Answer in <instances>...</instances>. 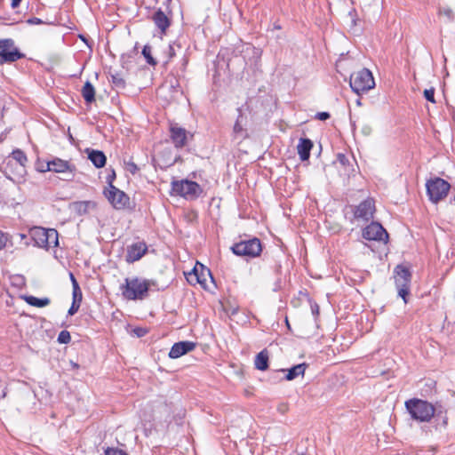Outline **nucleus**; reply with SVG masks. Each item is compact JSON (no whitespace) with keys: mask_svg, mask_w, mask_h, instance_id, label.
Returning a JSON list of instances; mask_svg holds the SVG:
<instances>
[{"mask_svg":"<svg viewBox=\"0 0 455 455\" xmlns=\"http://www.w3.org/2000/svg\"><path fill=\"white\" fill-rule=\"evenodd\" d=\"M47 231L46 228L36 227L31 229L30 235L35 243V245L40 248H47Z\"/></svg>","mask_w":455,"mask_h":455,"instance_id":"18","label":"nucleus"},{"mask_svg":"<svg viewBox=\"0 0 455 455\" xmlns=\"http://www.w3.org/2000/svg\"><path fill=\"white\" fill-rule=\"evenodd\" d=\"M363 237L369 241H379L387 243L388 234L386 229L379 223L372 221L363 229Z\"/></svg>","mask_w":455,"mask_h":455,"instance_id":"9","label":"nucleus"},{"mask_svg":"<svg viewBox=\"0 0 455 455\" xmlns=\"http://www.w3.org/2000/svg\"><path fill=\"white\" fill-rule=\"evenodd\" d=\"M405 408L412 419L418 422H429L435 415V408L427 401L419 398L409 399L405 402Z\"/></svg>","mask_w":455,"mask_h":455,"instance_id":"2","label":"nucleus"},{"mask_svg":"<svg viewBox=\"0 0 455 455\" xmlns=\"http://www.w3.org/2000/svg\"><path fill=\"white\" fill-rule=\"evenodd\" d=\"M275 275H280L282 271V265L279 261H275L272 267Z\"/></svg>","mask_w":455,"mask_h":455,"instance_id":"42","label":"nucleus"},{"mask_svg":"<svg viewBox=\"0 0 455 455\" xmlns=\"http://www.w3.org/2000/svg\"><path fill=\"white\" fill-rule=\"evenodd\" d=\"M237 111H238V116H237L236 121H235V123L234 124L233 132H234V133L235 135L242 136L243 133L244 132V130L243 128V114H242V108H238Z\"/></svg>","mask_w":455,"mask_h":455,"instance_id":"28","label":"nucleus"},{"mask_svg":"<svg viewBox=\"0 0 455 455\" xmlns=\"http://www.w3.org/2000/svg\"><path fill=\"white\" fill-rule=\"evenodd\" d=\"M231 251L236 256L252 259L260 255L262 244L259 238L253 237L234 243Z\"/></svg>","mask_w":455,"mask_h":455,"instance_id":"5","label":"nucleus"},{"mask_svg":"<svg viewBox=\"0 0 455 455\" xmlns=\"http://www.w3.org/2000/svg\"><path fill=\"white\" fill-rule=\"evenodd\" d=\"M76 170L75 165L69 164L66 160H62L59 157H54L52 160L45 162V168L40 169L41 172H53L57 173H70L74 176Z\"/></svg>","mask_w":455,"mask_h":455,"instance_id":"10","label":"nucleus"},{"mask_svg":"<svg viewBox=\"0 0 455 455\" xmlns=\"http://www.w3.org/2000/svg\"><path fill=\"white\" fill-rule=\"evenodd\" d=\"M23 299L29 306L36 307H44L51 303V300L48 298H36L32 295L24 296Z\"/></svg>","mask_w":455,"mask_h":455,"instance_id":"26","label":"nucleus"},{"mask_svg":"<svg viewBox=\"0 0 455 455\" xmlns=\"http://www.w3.org/2000/svg\"><path fill=\"white\" fill-rule=\"evenodd\" d=\"M330 114L328 112H318L315 117L321 121H325L330 118Z\"/></svg>","mask_w":455,"mask_h":455,"instance_id":"40","label":"nucleus"},{"mask_svg":"<svg viewBox=\"0 0 455 455\" xmlns=\"http://www.w3.org/2000/svg\"><path fill=\"white\" fill-rule=\"evenodd\" d=\"M211 278L212 280V276L210 269L205 268L203 265H201V270L197 268L196 266L191 272H189L187 275L188 282L192 284H200L202 287L206 288L207 278Z\"/></svg>","mask_w":455,"mask_h":455,"instance_id":"12","label":"nucleus"},{"mask_svg":"<svg viewBox=\"0 0 455 455\" xmlns=\"http://www.w3.org/2000/svg\"><path fill=\"white\" fill-rule=\"evenodd\" d=\"M81 92L84 101L87 104H91L95 100V89L91 82H85Z\"/></svg>","mask_w":455,"mask_h":455,"instance_id":"25","label":"nucleus"},{"mask_svg":"<svg viewBox=\"0 0 455 455\" xmlns=\"http://www.w3.org/2000/svg\"><path fill=\"white\" fill-rule=\"evenodd\" d=\"M171 185V194L181 196L186 200H196L203 193V188L197 182L187 179L173 180Z\"/></svg>","mask_w":455,"mask_h":455,"instance_id":"3","label":"nucleus"},{"mask_svg":"<svg viewBox=\"0 0 455 455\" xmlns=\"http://www.w3.org/2000/svg\"><path fill=\"white\" fill-rule=\"evenodd\" d=\"M285 322H286V324H287L288 328H290V324H289V322H288L287 318H286Z\"/></svg>","mask_w":455,"mask_h":455,"instance_id":"53","label":"nucleus"},{"mask_svg":"<svg viewBox=\"0 0 455 455\" xmlns=\"http://www.w3.org/2000/svg\"><path fill=\"white\" fill-rule=\"evenodd\" d=\"M43 168H45V164H41L37 167V170L40 172V169H43Z\"/></svg>","mask_w":455,"mask_h":455,"instance_id":"51","label":"nucleus"},{"mask_svg":"<svg viewBox=\"0 0 455 455\" xmlns=\"http://www.w3.org/2000/svg\"><path fill=\"white\" fill-rule=\"evenodd\" d=\"M7 395V391H6V388L3 391V394L1 395V398H4Z\"/></svg>","mask_w":455,"mask_h":455,"instance_id":"52","label":"nucleus"},{"mask_svg":"<svg viewBox=\"0 0 455 455\" xmlns=\"http://www.w3.org/2000/svg\"><path fill=\"white\" fill-rule=\"evenodd\" d=\"M307 367L306 363H299L297 365L292 366L289 370H287V374L285 375L286 380H292L299 376H303L305 371Z\"/></svg>","mask_w":455,"mask_h":455,"instance_id":"24","label":"nucleus"},{"mask_svg":"<svg viewBox=\"0 0 455 455\" xmlns=\"http://www.w3.org/2000/svg\"><path fill=\"white\" fill-rule=\"evenodd\" d=\"M349 84L352 91L358 95L368 92L375 86L373 76L367 68L353 73L350 76Z\"/></svg>","mask_w":455,"mask_h":455,"instance_id":"4","label":"nucleus"},{"mask_svg":"<svg viewBox=\"0 0 455 455\" xmlns=\"http://www.w3.org/2000/svg\"><path fill=\"white\" fill-rule=\"evenodd\" d=\"M14 41L12 38L0 39V49L2 48H13Z\"/></svg>","mask_w":455,"mask_h":455,"instance_id":"35","label":"nucleus"},{"mask_svg":"<svg viewBox=\"0 0 455 455\" xmlns=\"http://www.w3.org/2000/svg\"><path fill=\"white\" fill-rule=\"evenodd\" d=\"M170 138L176 148H182L187 144L188 132L178 124H171Z\"/></svg>","mask_w":455,"mask_h":455,"instance_id":"13","label":"nucleus"},{"mask_svg":"<svg viewBox=\"0 0 455 455\" xmlns=\"http://www.w3.org/2000/svg\"><path fill=\"white\" fill-rule=\"evenodd\" d=\"M172 0H165L164 5L165 6V11L168 14H172V11L171 9Z\"/></svg>","mask_w":455,"mask_h":455,"instance_id":"44","label":"nucleus"},{"mask_svg":"<svg viewBox=\"0 0 455 455\" xmlns=\"http://www.w3.org/2000/svg\"><path fill=\"white\" fill-rule=\"evenodd\" d=\"M57 340L60 344H68L71 341L69 331L66 330L61 331L58 335Z\"/></svg>","mask_w":455,"mask_h":455,"instance_id":"32","label":"nucleus"},{"mask_svg":"<svg viewBox=\"0 0 455 455\" xmlns=\"http://www.w3.org/2000/svg\"><path fill=\"white\" fill-rule=\"evenodd\" d=\"M96 205L93 201H78L72 204V209L82 216L87 214L91 209H95Z\"/></svg>","mask_w":455,"mask_h":455,"instance_id":"21","label":"nucleus"},{"mask_svg":"<svg viewBox=\"0 0 455 455\" xmlns=\"http://www.w3.org/2000/svg\"><path fill=\"white\" fill-rule=\"evenodd\" d=\"M110 77H111L112 84L116 87H117V88H124L125 87V81L118 73L111 74Z\"/></svg>","mask_w":455,"mask_h":455,"instance_id":"31","label":"nucleus"},{"mask_svg":"<svg viewBox=\"0 0 455 455\" xmlns=\"http://www.w3.org/2000/svg\"><path fill=\"white\" fill-rule=\"evenodd\" d=\"M105 455H127L124 451L115 448H108L105 451Z\"/></svg>","mask_w":455,"mask_h":455,"instance_id":"37","label":"nucleus"},{"mask_svg":"<svg viewBox=\"0 0 455 455\" xmlns=\"http://www.w3.org/2000/svg\"><path fill=\"white\" fill-rule=\"evenodd\" d=\"M168 54H169L170 59L172 58L173 56H175V51L172 44H170L168 47Z\"/></svg>","mask_w":455,"mask_h":455,"instance_id":"46","label":"nucleus"},{"mask_svg":"<svg viewBox=\"0 0 455 455\" xmlns=\"http://www.w3.org/2000/svg\"><path fill=\"white\" fill-rule=\"evenodd\" d=\"M172 16V14H168L161 8L157 9L154 15L152 16V20L154 21L155 25L161 31L162 34H165L166 30L171 26Z\"/></svg>","mask_w":455,"mask_h":455,"instance_id":"15","label":"nucleus"},{"mask_svg":"<svg viewBox=\"0 0 455 455\" xmlns=\"http://www.w3.org/2000/svg\"><path fill=\"white\" fill-rule=\"evenodd\" d=\"M72 297H73V301H72L73 303H77V304L81 305V302L83 299V293H82L80 287L76 288V285H75V289H73V292H72Z\"/></svg>","mask_w":455,"mask_h":455,"instance_id":"33","label":"nucleus"},{"mask_svg":"<svg viewBox=\"0 0 455 455\" xmlns=\"http://www.w3.org/2000/svg\"><path fill=\"white\" fill-rule=\"evenodd\" d=\"M269 353L267 348L261 350L255 356L254 366L257 370L266 371L268 368Z\"/></svg>","mask_w":455,"mask_h":455,"instance_id":"22","label":"nucleus"},{"mask_svg":"<svg viewBox=\"0 0 455 455\" xmlns=\"http://www.w3.org/2000/svg\"><path fill=\"white\" fill-rule=\"evenodd\" d=\"M424 96L426 98L427 100L430 101V102H435V89L434 88H430V89H426L424 91Z\"/></svg>","mask_w":455,"mask_h":455,"instance_id":"36","label":"nucleus"},{"mask_svg":"<svg viewBox=\"0 0 455 455\" xmlns=\"http://www.w3.org/2000/svg\"><path fill=\"white\" fill-rule=\"evenodd\" d=\"M144 333H145V331H144L142 329H139V330H138V332H137V335H138L139 337H141V336H143V335H144Z\"/></svg>","mask_w":455,"mask_h":455,"instance_id":"49","label":"nucleus"},{"mask_svg":"<svg viewBox=\"0 0 455 455\" xmlns=\"http://www.w3.org/2000/svg\"><path fill=\"white\" fill-rule=\"evenodd\" d=\"M7 241V235L0 231V250L4 249L6 246Z\"/></svg>","mask_w":455,"mask_h":455,"instance_id":"38","label":"nucleus"},{"mask_svg":"<svg viewBox=\"0 0 455 455\" xmlns=\"http://www.w3.org/2000/svg\"><path fill=\"white\" fill-rule=\"evenodd\" d=\"M155 284L153 280L140 277H127L124 283L120 285V291L124 299L129 300H142L148 296V291Z\"/></svg>","mask_w":455,"mask_h":455,"instance_id":"1","label":"nucleus"},{"mask_svg":"<svg viewBox=\"0 0 455 455\" xmlns=\"http://www.w3.org/2000/svg\"><path fill=\"white\" fill-rule=\"evenodd\" d=\"M20 2L21 0H12L11 5L12 8H16L20 5Z\"/></svg>","mask_w":455,"mask_h":455,"instance_id":"47","label":"nucleus"},{"mask_svg":"<svg viewBox=\"0 0 455 455\" xmlns=\"http://www.w3.org/2000/svg\"><path fill=\"white\" fill-rule=\"evenodd\" d=\"M25 58V54L13 46V48L0 49V65L4 63H12L18 60Z\"/></svg>","mask_w":455,"mask_h":455,"instance_id":"17","label":"nucleus"},{"mask_svg":"<svg viewBox=\"0 0 455 455\" xmlns=\"http://www.w3.org/2000/svg\"><path fill=\"white\" fill-rule=\"evenodd\" d=\"M148 247L145 243H134L127 248L126 261L132 263L143 257L147 252Z\"/></svg>","mask_w":455,"mask_h":455,"instance_id":"16","label":"nucleus"},{"mask_svg":"<svg viewBox=\"0 0 455 455\" xmlns=\"http://www.w3.org/2000/svg\"><path fill=\"white\" fill-rule=\"evenodd\" d=\"M142 55L146 59V61L150 66H156L157 64V61L156 59L152 56L151 53V47L149 45H145L142 49Z\"/></svg>","mask_w":455,"mask_h":455,"instance_id":"30","label":"nucleus"},{"mask_svg":"<svg viewBox=\"0 0 455 455\" xmlns=\"http://www.w3.org/2000/svg\"><path fill=\"white\" fill-rule=\"evenodd\" d=\"M103 194L110 204L116 210L125 209L130 204L129 196L116 186L108 187L104 190Z\"/></svg>","mask_w":455,"mask_h":455,"instance_id":"8","label":"nucleus"},{"mask_svg":"<svg viewBox=\"0 0 455 455\" xmlns=\"http://www.w3.org/2000/svg\"><path fill=\"white\" fill-rule=\"evenodd\" d=\"M20 236H21V238L26 237V235H22V234L20 235Z\"/></svg>","mask_w":455,"mask_h":455,"instance_id":"54","label":"nucleus"},{"mask_svg":"<svg viewBox=\"0 0 455 455\" xmlns=\"http://www.w3.org/2000/svg\"><path fill=\"white\" fill-rule=\"evenodd\" d=\"M116 179V172L114 170H112L111 173L108 175L107 181L108 183V187L114 186L113 181Z\"/></svg>","mask_w":455,"mask_h":455,"instance_id":"43","label":"nucleus"},{"mask_svg":"<svg viewBox=\"0 0 455 455\" xmlns=\"http://www.w3.org/2000/svg\"><path fill=\"white\" fill-rule=\"evenodd\" d=\"M337 161L342 167L344 175L349 177L350 175L354 174V164L350 162L349 158L346 155L339 153L337 156Z\"/></svg>","mask_w":455,"mask_h":455,"instance_id":"23","label":"nucleus"},{"mask_svg":"<svg viewBox=\"0 0 455 455\" xmlns=\"http://www.w3.org/2000/svg\"><path fill=\"white\" fill-rule=\"evenodd\" d=\"M124 164H125L126 171H128L132 175L136 174L140 170L139 167L137 166V164L131 160L124 162Z\"/></svg>","mask_w":455,"mask_h":455,"instance_id":"34","label":"nucleus"},{"mask_svg":"<svg viewBox=\"0 0 455 455\" xmlns=\"http://www.w3.org/2000/svg\"><path fill=\"white\" fill-rule=\"evenodd\" d=\"M86 152L88 153V159H90V161L96 168H101L105 166L107 157L102 151L87 148Z\"/></svg>","mask_w":455,"mask_h":455,"instance_id":"20","label":"nucleus"},{"mask_svg":"<svg viewBox=\"0 0 455 455\" xmlns=\"http://www.w3.org/2000/svg\"><path fill=\"white\" fill-rule=\"evenodd\" d=\"M375 212V202L372 198H366L361 202L354 211V217L356 220H361L368 222L373 218Z\"/></svg>","mask_w":455,"mask_h":455,"instance_id":"11","label":"nucleus"},{"mask_svg":"<svg viewBox=\"0 0 455 455\" xmlns=\"http://www.w3.org/2000/svg\"><path fill=\"white\" fill-rule=\"evenodd\" d=\"M411 272L410 270L402 266L398 265L395 268V286L398 290V295L403 298V301L406 303V296L410 291V283H411Z\"/></svg>","mask_w":455,"mask_h":455,"instance_id":"7","label":"nucleus"},{"mask_svg":"<svg viewBox=\"0 0 455 455\" xmlns=\"http://www.w3.org/2000/svg\"><path fill=\"white\" fill-rule=\"evenodd\" d=\"M79 307H80V304L72 302L71 307H69V309L68 311V315H74L79 310Z\"/></svg>","mask_w":455,"mask_h":455,"instance_id":"39","label":"nucleus"},{"mask_svg":"<svg viewBox=\"0 0 455 455\" xmlns=\"http://www.w3.org/2000/svg\"><path fill=\"white\" fill-rule=\"evenodd\" d=\"M27 22L30 25H40V24H43L44 21L39 19V18H36V17H33V18H30L27 20Z\"/></svg>","mask_w":455,"mask_h":455,"instance_id":"41","label":"nucleus"},{"mask_svg":"<svg viewBox=\"0 0 455 455\" xmlns=\"http://www.w3.org/2000/svg\"><path fill=\"white\" fill-rule=\"evenodd\" d=\"M7 132H4L0 134V143H2L6 139Z\"/></svg>","mask_w":455,"mask_h":455,"instance_id":"48","label":"nucleus"},{"mask_svg":"<svg viewBox=\"0 0 455 455\" xmlns=\"http://www.w3.org/2000/svg\"><path fill=\"white\" fill-rule=\"evenodd\" d=\"M12 156L22 167H24L26 163L28 162V157H27L26 154L21 149H19V148L14 149L12 152Z\"/></svg>","mask_w":455,"mask_h":455,"instance_id":"29","label":"nucleus"},{"mask_svg":"<svg viewBox=\"0 0 455 455\" xmlns=\"http://www.w3.org/2000/svg\"><path fill=\"white\" fill-rule=\"evenodd\" d=\"M47 231V248H55L59 246V234L54 228H46Z\"/></svg>","mask_w":455,"mask_h":455,"instance_id":"27","label":"nucleus"},{"mask_svg":"<svg viewBox=\"0 0 455 455\" xmlns=\"http://www.w3.org/2000/svg\"><path fill=\"white\" fill-rule=\"evenodd\" d=\"M196 343L189 340L176 342L171 347L169 357L172 359L179 358L195 349Z\"/></svg>","mask_w":455,"mask_h":455,"instance_id":"14","label":"nucleus"},{"mask_svg":"<svg viewBox=\"0 0 455 455\" xmlns=\"http://www.w3.org/2000/svg\"><path fill=\"white\" fill-rule=\"evenodd\" d=\"M447 424H448V419H447V417H444L443 419V427H446Z\"/></svg>","mask_w":455,"mask_h":455,"instance_id":"50","label":"nucleus"},{"mask_svg":"<svg viewBox=\"0 0 455 455\" xmlns=\"http://www.w3.org/2000/svg\"><path fill=\"white\" fill-rule=\"evenodd\" d=\"M312 148L313 142L310 139L301 138L299 140L297 150L301 161H307L309 159Z\"/></svg>","mask_w":455,"mask_h":455,"instance_id":"19","label":"nucleus"},{"mask_svg":"<svg viewBox=\"0 0 455 455\" xmlns=\"http://www.w3.org/2000/svg\"><path fill=\"white\" fill-rule=\"evenodd\" d=\"M426 188L429 200L437 204L447 196L451 185L443 179L436 177L427 181Z\"/></svg>","mask_w":455,"mask_h":455,"instance_id":"6","label":"nucleus"},{"mask_svg":"<svg viewBox=\"0 0 455 455\" xmlns=\"http://www.w3.org/2000/svg\"><path fill=\"white\" fill-rule=\"evenodd\" d=\"M69 276H70V280H71V283H72V288L75 289V285H76V288L80 287L79 283H77V281H76V279L75 277V275L72 273L69 274Z\"/></svg>","mask_w":455,"mask_h":455,"instance_id":"45","label":"nucleus"}]
</instances>
